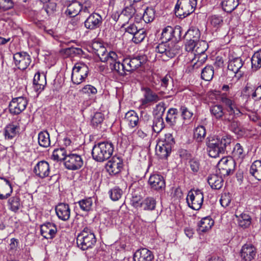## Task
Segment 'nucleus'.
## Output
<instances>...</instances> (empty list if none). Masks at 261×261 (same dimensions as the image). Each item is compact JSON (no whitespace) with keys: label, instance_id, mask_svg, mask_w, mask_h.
<instances>
[{"label":"nucleus","instance_id":"nucleus-4","mask_svg":"<svg viewBox=\"0 0 261 261\" xmlns=\"http://www.w3.org/2000/svg\"><path fill=\"white\" fill-rule=\"evenodd\" d=\"M197 5V0H178L175 13L180 18H185L193 13Z\"/></svg>","mask_w":261,"mask_h":261},{"label":"nucleus","instance_id":"nucleus-58","mask_svg":"<svg viewBox=\"0 0 261 261\" xmlns=\"http://www.w3.org/2000/svg\"><path fill=\"white\" fill-rule=\"evenodd\" d=\"M109 193L111 199L113 201H117L121 197L123 192L120 188L115 187Z\"/></svg>","mask_w":261,"mask_h":261},{"label":"nucleus","instance_id":"nucleus-50","mask_svg":"<svg viewBox=\"0 0 261 261\" xmlns=\"http://www.w3.org/2000/svg\"><path fill=\"white\" fill-rule=\"evenodd\" d=\"M211 114L217 119H221L224 115L223 108L221 105H215L210 109Z\"/></svg>","mask_w":261,"mask_h":261},{"label":"nucleus","instance_id":"nucleus-6","mask_svg":"<svg viewBox=\"0 0 261 261\" xmlns=\"http://www.w3.org/2000/svg\"><path fill=\"white\" fill-rule=\"evenodd\" d=\"M88 67L83 63H76L72 68L71 81L74 84L79 85L84 82L88 76Z\"/></svg>","mask_w":261,"mask_h":261},{"label":"nucleus","instance_id":"nucleus-16","mask_svg":"<svg viewBox=\"0 0 261 261\" xmlns=\"http://www.w3.org/2000/svg\"><path fill=\"white\" fill-rule=\"evenodd\" d=\"M150 189L153 191H162L165 188V181L164 177L159 174L151 175L148 179Z\"/></svg>","mask_w":261,"mask_h":261},{"label":"nucleus","instance_id":"nucleus-21","mask_svg":"<svg viewBox=\"0 0 261 261\" xmlns=\"http://www.w3.org/2000/svg\"><path fill=\"white\" fill-rule=\"evenodd\" d=\"M40 231L41 235L44 238L52 239L55 237L57 229L55 224L47 222L41 225Z\"/></svg>","mask_w":261,"mask_h":261},{"label":"nucleus","instance_id":"nucleus-10","mask_svg":"<svg viewBox=\"0 0 261 261\" xmlns=\"http://www.w3.org/2000/svg\"><path fill=\"white\" fill-rule=\"evenodd\" d=\"M64 164L66 168L70 170H77L82 168L84 161L82 156L76 153H69Z\"/></svg>","mask_w":261,"mask_h":261},{"label":"nucleus","instance_id":"nucleus-46","mask_svg":"<svg viewBox=\"0 0 261 261\" xmlns=\"http://www.w3.org/2000/svg\"><path fill=\"white\" fill-rule=\"evenodd\" d=\"M78 204L82 211L89 212L92 210L93 200L91 197H88L80 200Z\"/></svg>","mask_w":261,"mask_h":261},{"label":"nucleus","instance_id":"nucleus-31","mask_svg":"<svg viewBox=\"0 0 261 261\" xmlns=\"http://www.w3.org/2000/svg\"><path fill=\"white\" fill-rule=\"evenodd\" d=\"M249 172L258 180H261V161H255L250 167Z\"/></svg>","mask_w":261,"mask_h":261},{"label":"nucleus","instance_id":"nucleus-19","mask_svg":"<svg viewBox=\"0 0 261 261\" xmlns=\"http://www.w3.org/2000/svg\"><path fill=\"white\" fill-rule=\"evenodd\" d=\"M134 261H152L154 259L153 253L147 248L138 249L134 254Z\"/></svg>","mask_w":261,"mask_h":261},{"label":"nucleus","instance_id":"nucleus-29","mask_svg":"<svg viewBox=\"0 0 261 261\" xmlns=\"http://www.w3.org/2000/svg\"><path fill=\"white\" fill-rule=\"evenodd\" d=\"M207 182L212 189L219 190L223 186V179L217 174H212L208 177Z\"/></svg>","mask_w":261,"mask_h":261},{"label":"nucleus","instance_id":"nucleus-56","mask_svg":"<svg viewBox=\"0 0 261 261\" xmlns=\"http://www.w3.org/2000/svg\"><path fill=\"white\" fill-rule=\"evenodd\" d=\"M10 206V210L14 212H16L20 207V199L18 197H13L9 199L8 201Z\"/></svg>","mask_w":261,"mask_h":261},{"label":"nucleus","instance_id":"nucleus-42","mask_svg":"<svg viewBox=\"0 0 261 261\" xmlns=\"http://www.w3.org/2000/svg\"><path fill=\"white\" fill-rule=\"evenodd\" d=\"M173 83V79L170 75H166L161 80V86L169 93L172 90Z\"/></svg>","mask_w":261,"mask_h":261},{"label":"nucleus","instance_id":"nucleus-28","mask_svg":"<svg viewBox=\"0 0 261 261\" xmlns=\"http://www.w3.org/2000/svg\"><path fill=\"white\" fill-rule=\"evenodd\" d=\"M243 65V62L240 58H234L229 60L228 65V69L234 73H241V68ZM240 76L242 74L239 73Z\"/></svg>","mask_w":261,"mask_h":261},{"label":"nucleus","instance_id":"nucleus-3","mask_svg":"<svg viewBox=\"0 0 261 261\" xmlns=\"http://www.w3.org/2000/svg\"><path fill=\"white\" fill-rule=\"evenodd\" d=\"M179 49L180 46L174 42H162L155 47V51L161 54V57L165 61L174 58Z\"/></svg>","mask_w":261,"mask_h":261},{"label":"nucleus","instance_id":"nucleus-41","mask_svg":"<svg viewBox=\"0 0 261 261\" xmlns=\"http://www.w3.org/2000/svg\"><path fill=\"white\" fill-rule=\"evenodd\" d=\"M221 4L225 12L230 13L238 6L239 0H223Z\"/></svg>","mask_w":261,"mask_h":261},{"label":"nucleus","instance_id":"nucleus-63","mask_svg":"<svg viewBox=\"0 0 261 261\" xmlns=\"http://www.w3.org/2000/svg\"><path fill=\"white\" fill-rule=\"evenodd\" d=\"M211 23L215 28H219L223 23L222 17L220 15H214L211 18Z\"/></svg>","mask_w":261,"mask_h":261},{"label":"nucleus","instance_id":"nucleus-2","mask_svg":"<svg viewBox=\"0 0 261 261\" xmlns=\"http://www.w3.org/2000/svg\"><path fill=\"white\" fill-rule=\"evenodd\" d=\"M96 242L95 236L92 230L88 227H85L76 238L77 246L83 250L92 248Z\"/></svg>","mask_w":261,"mask_h":261},{"label":"nucleus","instance_id":"nucleus-11","mask_svg":"<svg viewBox=\"0 0 261 261\" xmlns=\"http://www.w3.org/2000/svg\"><path fill=\"white\" fill-rule=\"evenodd\" d=\"M235 166V161L231 158H223L217 165L220 174L223 176H228L232 174L234 170Z\"/></svg>","mask_w":261,"mask_h":261},{"label":"nucleus","instance_id":"nucleus-61","mask_svg":"<svg viewBox=\"0 0 261 261\" xmlns=\"http://www.w3.org/2000/svg\"><path fill=\"white\" fill-rule=\"evenodd\" d=\"M175 143V140L172 134L168 133L165 135L164 141L162 143L163 144L172 148Z\"/></svg>","mask_w":261,"mask_h":261},{"label":"nucleus","instance_id":"nucleus-14","mask_svg":"<svg viewBox=\"0 0 261 261\" xmlns=\"http://www.w3.org/2000/svg\"><path fill=\"white\" fill-rule=\"evenodd\" d=\"M15 65L20 70L27 68L31 62L30 56L26 52H18L13 55Z\"/></svg>","mask_w":261,"mask_h":261},{"label":"nucleus","instance_id":"nucleus-33","mask_svg":"<svg viewBox=\"0 0 261 261\" xmlns=\"http://www.w3.org/2000/svg\"><path fill=\"white\" fill-rule=\"evenodd\" d=\"M125 119L131 127H135L139 123V117L134 111H129L125 114Z\"/></svg>","mask_w":261,"mask_h":261},{"label":"nucleus","instance_id":"nucleus-20","mask_svg":"<svg viewBox=\"0 0 261 261\" xmlns=\"http://www.w3.org/2000/svg\"><path fill=\"white\" fill-rule=\"evenodd\" d=\"M12 191V187L9 180L4 177H0V199H7Z\"/></svg>","mask_w":261,"mask_h":261},{"label":"nucleus","instance_id":"nucleus-40","mask_svg":"<svg viewBox=\"0 0 261 261\" xmlns=\"http://www.w3.org/2000/svg\"><path fill=\"white\" fill-rule=\"evenodd\" d=\"M177 114V109L173 108H170L167 111L165 118L166 122L170 126L174 125L176 122Z\"/></svg>","mask_w":261,"mask_h":261},{"label":"nucleus","instance_id":"nucleus-47","mask_svg":"<svg viewBox=\"0 0 261 261\" xmlns=\"http://www.w3.org/2000/svg\"><path fill=\"white\" fill-rule=\"evenodd\" d=\"M206 130L202 125L198 126L194 130V137L197 142H201L205 137Z\"/></svg>","mask_w":261,"mask_h":261},{"label":"nucleus","instance_id":"nucleus-52","mask_svg":"<svg viewBox=\"0 0 261 261\" xmlns=\"http://www.w3.org/2000/svg\"><path fill=\"white\" fill-rule=\"evenodd\" d=\"M130 59L132 62V67L134 70L140 67L146 60L145 57L143 56H138Z\"/></svg>","mask_w":261,"mask_h":261},{"label":"nucleus","instance_id":"nucleus-25","mask_svg":"<svg viewBox=\"0 0 261 261\" xmlns=\"http://www.w3.org/2000/svg\"><path fill=\"white\" fill-rule=\"evenodd\" d=\"M20 130V126L16 123H12L8 124L5 128L4 135L5 138L11 140L15 137Z\"/></svg>","mask_w":261,"mask_h":261},{"label":"nucleus","instance_id":"nucleus-34","mask_svg":"<svg viewBox=\"0 0 261 261\" xmlns=\"http://www.w3.org/2000/svg\"><path fill=\"white\" fill-rule=\"evenodd\" d=\"M156 204V201L152 197H147L141 202V206L145 211H152L154 210Z\"/></svg>","mask_w":261,"mask_h":261},{"label":"nucleus","instance_id":"nucleus-60","mask_svg":"<svg viewBox=\"0 0 261 261\" xmlns=\"http://www.w3.org/2000/svg\"><path fill=\"white\" fill-rule=\"evenodd\" d=\"M81 92L88 96H91L96 94L97 91L95 87L91 85H87L82 89Z\"/></svg>","mask_w":261,"mask_h":261},{"label":"nucleus","instance_id":"nucleus-59","mask_svg":"<svg viewBox=\"0 0 261 261\" xmlns=\"http://www.w3.org/2000/svg\"><path fill=\"white\" fill-rule=\"evenodd\" d=\"M180 112L181 113V116L185 120H190L193 115V112L185 106H181L180 108Z\"/></svg>","mask_w":261,"mask_h":261},{"label":"nucleus","instance_id":"nucleus-51","mask_svg":"<svg viewBox=\"0 0 261 261\" xmlns=\"http://www.w3.org/2000/svg\"><path fill=\"white\" fill-rule=\"evenodd\" d=\"M143 19L146 22H150L154 19L155 17V11L151 7H147L143 15Z\"/></svg>","mask_w":261,"mask_h":261},{"label":"nucleus","instance_id":"nucleus-30","mask_svg":"<svg viewBox=\"0 0 261 261\" xmlns=\"http://www.w3.org/2000/svg\"><path fill=\"white\" fill-rule=\"evenodd\" d=\"M214 221L210 217L203 218L198 223V229L200 231L204 232L211 229L214 225Z\"/></svg>","mask_w":261,"mask_h":261},{"label":"nucleus","instance_id":"nucleus-54","mask_svg":"<svg viewBox=\"0 0 261 261\" xmlns=\"http://www.w3.org/2000/svg\"><path fill=\"white\" fill-rule=\"evenodd\" d=\"M118 56L116 53L113 51H110L109 52V54L106 56V59L105 61H103L102 62H106L108 64H109L110 68H111V66L115 63L118 60Z\"/></svg>","mask_w":261,"mask_h":261},{"label":"nucleus","instance_id":"nucleus-23","mask_svg":"<svg viewBox=\"0 0 261 261\" xmlns=\"http://www.w3.org/2000/svg\"><path fill=\"white\" fill-rule=\"evenodd\" d=\"M50 168L49 164L45 161L39 162L34 168V172L40 178H44L49 175Z\"/></svg>","mask_w":261,"mask_h":261},{"label":"nucleus","instance_id":"nucleus-18","mask_svg":"<svg viewBox=\"0 0 261 261\" xmlns=\"http://www.w3.org/2000/svg\"><path fill=\"white\" fill-rule=\"evenodd\" d=\"M56 213L58 218L62 221L68 220L70 216L69 205L65 203H60L55 207Z\"/></svg>","mask_w":261,"mask_h":261},{"label":"nucleus","instance_id":"nucleus-39","mask_svg":"<svg viewBox=\"0 0 261 261\" xmlns=\"http://www.w3.org/2000/svg\"><path fill=\"white\" fill-rule=\"evenodd\" d=\"M229 129L235 134L242 136L245 133V128L238 121H232L229 125Z\"/></svg>","mask_w":261,"mask_h":261},{"label":"nucleus","instance_id":"nucleus-17","mask_svg":"<svg viewBox=\"0 0 261 261\" xmlns=\"http://www.w3.org/2000/svg\"><path fill=\"white\" fill-rule=\"evenodd\" d=\"M123 167L122 160L117 156H114L107 164V171L111 175L119 173Z\"/></svg>","mask_w":261,"mask_h":261},{"label":"nucleus","instance_id":"nucleus-55","mask_svg":"<svg viewBox=\"0 0 261 261\" xmlns=\"http://www.w3.org/2000/svg\"><path fill=\"white\" fill-rule=\"evenodd\" d=\"M104 120V115L100 112H97L94 114L91 121V124L94 127H97L101 124Z\"/></svg>","mask_w":261,"mask_h":261},{"label":"nucleus","instance_id":"nucleus-26","mask_svg":"<svg viewBox=\"0 0 261 261\" xmlns=\"http://www.w3.org/2000/svg\"><path fill=\"white\" fill-rule=\"evenodd\" d=\"M82 3L77 1L71 2L67 8L65 14L70 17H75L79 14H82Z\"/></svg>","mask_w":261,"mask_h":261},{"label":"nucleus","instance_id":"nucleus-32","mask_svg":"<svg viewBox=\"0 0 261 261\" xmlns=\"http://www.w3.org/2000/svg\"><path fill=\"white\" fill-rule=\"evenodd\" d=\"M233 159L242 161L246 155L244 148L240 143H237L231 152Z\"/></svg>","mask_w":261,"mask_h":261},{"label":"nucleus","instance_id":"nucleus-49","mask_svg":"<svg viewBox=\"0 0 261 261\" xmlns=\"http://www.w3.org/2000/svg\"><path fill=\"white\" fill-rule=\"evenodd\" d=\"M197 47L196 49L195 48V51L197 53V57H196L197 59V61L195 63L193 67L194 68H198L202 64H203L206 61L207 59V55L205 54V49H203L201 51H198Z\"/></svg>","mask_w":261,"mask_h":261},{"label":"nucleus","instance_id":"nucleus-5","mask_svg":"<svg viewBox=\"0 0 261 261\" xmlns=\"http://www.w3.org/2000/svg\"><path fill=\"white\" fill-rule=\"evenodd\" d=\"M181 32L182 28L179 25H176L174 28L171 26L166 27L162 32V42H174L177 43L181 38Z\"/></svg>","mask_w":261,"mask_h":261},{"label":"nucleus","instance_id":"nucleus-7","mask_svg":"<svg viewBox=\"0 0 261 261\" xmlns=\"http://www.w3.org/2000/svg\"><path fill=\"white\" fill-rule=\"evenodd\" d=\"M200 33L199 30L196 28H190L184 36L187 43L186 49L188 51H193L198 44Z\"/></svg>","mask_w":261,"mask_h":261},{"label":"nucleus","instance_id":"nucleus-27","mask_svg":"<svg viewBox=\"0 0 261 261\" xmlns=\"http://www.w3.org/2000/svg\"><path fill=\"white\" fill-rule=\"evenodd\" d=\"M244 91L248 96L251 94L252 98L255 99V100L261 99V85L255 88L252 85L247 84L244 88Z\"/></svg>","mask_w":261,"mask_h":261},{"label":"nucleus","instance_id":"nucleus-36","mask_svg":"<svg viewBox=\"0 0 261 261\" xmlns=\"http://www.w3.org/2000/svg\"><path fill=\"white\" fill-rule=\"evenodd\" d=\"M172 148L164 144L158 145L156 147V153L161 159H166L171 152Z\"/></svg>","mask_w":261,"mask_h":261},{"label":"nucleus","instance_id":"nucleus-37","mask_svg":"<svg viewBox=\"0 0 261 261\" xmlns=\"http://www.w3.org/2000/svg\"><path fill=\"white\" fill-rule=\"evenodd\" d=\"M39 145L43 147H47L50 145V141L49 135L47 131H41L38 135Z\"/></svg>","mask_w":261,"mask_h":261},{"label":"nucleus","instance_id":"nucleus-15","mask_svg":"<svg viewBox=\"0 0 261 261\" xmlns=\"http://www.w3.org/2000/svg\"><path fill=\"white\" fill-rule=\"evenodd\" d=\"M102 22L101 15L97 13H92L84 21L85 27L88 30H94L99 28Z\"/></svg>","mask_w":261,"mask_h":261},{"label":"nucleus","instance_id":"nucleus-12","mask_svg":"<svg viewBox=\"0 0 261 261\" xmlns=\"http://www.w3.org/2000/svg\"><path fill=\"white\" fill-rule=\"evenodd\" d=\"M28 103L27 98L23 96L14 98L9 103V111L11 114H19L25 109Z\"/></svg>","mask_w":261,"mask_h":261},{"label":"nucleus","instance_id":"nucleus-1","mask_svg":"<svg viewBox=\"0 0 261 261\" xmlns=\"http://www.w3.org/2000/svg\"><path fill=\"white\" fill-rule=\"evenodd\" d=\"M114 151L112 143L102 142L95 144L92 150L93 159L97 162H102L109 159Z\"/></svg>","mask_w":261,"mask_h":261},{"label":"nucleus","instance_id":"nucleus-53","mask_svg":"<svg viewBox=\"0 0 261 261\" xmlns=\"http://www.w3.org/2000/svg\"><path fill=\"white\" fill-rule=\"evenodd\" d=\"M146 32L143 29H139L138 31L133 35L132 41L136 44L141 42L145 38Z\"/></svg>","mask_w":261,"mask_h":261},{"label":"nucleus","instance_id":"nucleus-24","mask_svg":"<svg viewBox=\"0 0 261 261\" xmlns=\"http://www.w3.org/2000/svg\"><path fill=\"white\" fill-rule=\"evenodd\" d=\"M218 144L221 147V150L226 153L231 151V145L233 142L232 137L229 135H224L222 136H217Z\"/></svg>","mask_w":261,"mask_h":261},{"label":"nucleus","instance_id":"nucleus-9","mask_svg":"<svg viewBox=\"0 0 261 261\" xmlns=\"http://www.w3.org/2000/svg\"><path fill=\"white\" fill-rule=\"evenodd\" d=\"M143 93V97L140 100V107L145 109L152 103L157 102L160 100L159 95L153 92L150 88L144 87L141 89Z\"/></svg>","mask_w":261,"mask_h":261},{"label":"nucleus","instance_id":"nucleus-43","mask_svg":"<svg viewBox=\"0 0 261 261\" xmlns=\"http://www.w3.org/2000/svg\"><path fill=\"white\" fill-rule=\"evenodd\" d=\"M128 2L126 1L125 5H126L124 9H123L121 15H123L126 16L128 19H130L133 17L134 14L136 12V8L135 6V3L129 2L130 4L128 5H126V3Z\"/></svg>","mask_w":261,"mask_h":261},{"label":"nucleus","instance_id":"nucleus-38","mask_svg":"<svg viewBox=\"0 0 261 261\" xmlns=\"http://www.w3.org/2000/svg\"><path fill=\"white\" fill-rule=\"evenodd\" d=\"M68 153L64 147H60L55 149L52 154V159L57 161H64L65 162V158Z\"/></svg>","mask_w":261,"mask_h":261},{"label":"nucleus","instance_id":"nucleus-45","mask_svg":"<svg viewBox=\"0 0 261 261\" xmlns=\"http://www.w3.org/2000/svg\"><path fill=\"white\" fill-rule=\"evenodd\" d=\"M165 127L164 122L162 116H156L154 117L152 128L153 132L160 133Z\"/></svg>","mask_w":261,"mask_h":261},{"label":"nucleus","instance_id":"nucleus-13","mask_svg":"<svg viewBox=\"0 0 261 261\" xmlns=\"http://www.w3.org/2000/svg\"><path fill=\"white\" fill-rule=\"evenodd\" d=\"M207 140V151L210 156L216 158L219 156L220 154H225L224 151L221 150V147L218 144L215 136L208 137Z\"/></svg>","mask_w":261,"mask_h":261},{"label":"nucleus","instance_id":"nucleus-44","mask_svg":"<svg viewBox=\"0 0 261 261\" xmlns=\"http://www.w3.org/2000/svg\"><path fill=\"white\" fill-rule=\"evenodd\" d=\"M214 74V70L212 66H205L201 71V79L206 81H210L212 80Z\"/></svg>","mask_w":261,"mask_h":261},{"label":"nucleus","instance_id":"nucleus-48","mask_svg":"<svg viewBox=\"0 0 261 261\" xmlns=\"http://www.w3.org/2000/svg\"><path fill=\"white\" fill-rule=\"evenodd\" d=\"M252 68L257 70L261 67V50L254 54L251 58Z\"/></svg>","mask_w":261,"mask_h":261},{"label":"nucleus","instance_id":"nucleus-8","mask_svg":"<svg viewBox=\"0 0 261 261\" xmlns=\"http://www.w3.org/2000/svg\"><path fill=\"white\" fill-rule=\"evenodd\" d=\"M186 200L189 207L199 210L203 202V193L199 190H191L188 192Z\"/></svg>","mask_w":261,"mask_h":261},{"label":"nucleus","instance_id":"nucleus-62","mask_svg":"<svg viewBox=\"0 0 261 261\" xmlns=\"http://www.w3.org/2000/svg\"><path fill=\"white\" fill-rule=\"evenodd\" d=\"M13 5L12 0H0V12L12 8Z\"/></svg>","mask_w":261,"mask_h":261},{"label":"nucleus","instance_id":"nucleus-64","mask_svg":"<svg viewBox=\"0 0 261 261\" xmlns=\"http://www.w3.org/2000/svg\"><path fill=\"white\" fill-rule=\"evenodd\" d=\"M226 112L231 114L234 118L241 115V112L240 110L236 107L235 105L229 107H227Z\"/></svg>","mask_w":261,"mask_h":261},{"label":"nucleus","instance_id":"nucleus-57","mask_svg":"<svg viewBox=\"0 0 261 261\" xmlns=\"http://www.w3.org/2000/svg\"><path fill=\"white\" fill-rule=\"evenodd\" d=\"M124 68L123 63H121L118 60L114 64L111 66L110 69L112 71H115L117 72L120 75L124 76L125 74Z\"/></svg>","mask_w":261,"mask_h":261},{"label":"nucleus","instance_id":"nucleus-22","mask_svg":"<svg viewBox=\"0 0 261 261\" xmlns=\"http://www.w3.org/2000/svg\"><path fill=\"white\" fill-rule=\"evenodd\" d=\"M256 249L251 244H245L243 246L240 254L244 261H251L256 256Z\"/></svg>","mask_w":261,"mask_h":261},{"label":"nucleus","instance_id":"nucleus-35","mask_svg":"<svg viewBox=\"0 0 261 261\" xmlns=\"http://www.w3.org/2000/svg\"><path fill=\"white\" fill-rule=\"evenodd\" d=\"M238 218L239 225L244 228H248L251 223V217L247 213H242L239 216L236 215Z\"/></svg>","mask_w":261,"mask_h":261}]
</instances>
